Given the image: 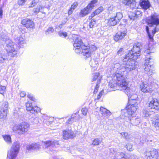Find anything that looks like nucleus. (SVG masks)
<instances>
[{"instance_id":"nucleus-1","label":"nucleus","mask_w":159,"mask_h":159,"mask_svg":"<svg viewBox=\"0 0 159 159\" xmlns=\"http://www.w3.org/2000/svg\"><path fill=\"white\" fill-rule=\"evenodd\" d=\"M141 44L135 43L133 49L129 51L123 60V63H117L114 64L113 69L115 71L114 73V79L118 81L117 84L125 88L127 84L126 75L128 72L135 70L138 62L136 60L140 56Z\"/></svg>"},{"instance_id":"nucleus-2","label":"nucleus","mask_w":159,"mask_h":159,"mask_svg":"<svg viewBox=\"0 0 159 159\" xmlns=\"http://www.w3.org/2000/svg\"><path fill=\"white\" fill-rule=\"evenodd\" d=\"M137 104H132L131 107H129L130 108L125 111L124 116L127 122L130 123L129 127H131V125L137 126L139 124L141 121V119L140 118H136L134 117V114L137 109Z\"/></svg>"},{"instance_id":"nucleus-3","label":"nucleus","mask_w":159,"mask_h":159,"mask_svg":"<svg viewBox=\"0 0 159 159\" xmlns=\"http://www.w3.org/2000/svg\"><path fill=\"white\" fill-rule=\"evenodd\" d=\"M0 40L5 41L7 46L6 50L8 56L14 57L17 53L16 45L5 34H3L0 35Z\"/></svg>"},{"instance_id":"nucleus-4","label":"nucleus","mask_w":159,"mask_h":159,"mask_svg":"<svg viewBox=\"0 0 159 159\" xmlns=\"http://www.w3.org/2000/svg\"><path fill=\"white\" fill-rule=\"evenodd\" d=\"M146 21L150 26L155 25L156 27L152 31L154 34L159 30V14L155 13L151 15L146 19Z\"/></svg>"},{"instance_id":"nucleus-5","label":"nucleus","mask_w":159,"mask_h":159,"mask_svg":"<svg viewBox=\"0 0 159 159\" xmlns=\"http://www.w3.org/2000/svg\"><path fill=\"white\" fill-rule=\"evenodd\" d=\"M128 82H127V86L125 88H124L123 87L121 86V87H122L123 90H125V92L127 95L129 100L133 101L132 102H131L130 104L126 107V110H128L130 108L129 107H131L132 104L134 105L135 104H137L136 106L137 109L138 107V103L136 100L137 98V95L134 93V92L131 90L128 87Z\"/></svg>"},{"instance_id":"nucleus-6","label":"nucleus","mask_w":159,"mask_h":159,"mask_svg":"<svg viewBox=\"0 0 159 159\" xmlns=\"http://www.w3.org/2000/svg\"><path fill=\"white\" fill-rule=\"evenodd\" d=\"M29 128L30 125L29 123L26 122H22L19 124H15L12 128V130L21 135L27 132Z\"/></svg>"},{"instance_id":"nucleus-7","label":"nucleus","mask_w":159,"mask_h":159,"mask_svg":"<svg viewBox=\"0 0 159 159\" xmlns=\"http://www.w3.org/2000/svg\"><path fill=\"white\" fill-rule=\"evenodd\" d=\"M152 58L150 57H146L145 62L143 66L145 73L148 76L152 75L155 73V69L152 64Z\"/></svg>"},{"instance_id":"nucleus-8","label":"nucleus","mask_w":159,"mask_h":159,"mask_svg":"<svg viewBox=\"0 0 159 159\" xmlns=\"http://www.w3.org/2000/svg\"><path fill=\"white\" fill-rule=\"evenodd\" d=\"M20 148V143L17 142H14L11 149L8 151L7 159H15Z\"/></svg>"},{"instance_id":"nucleus-9","label":"nucleus","mask_w":159,"mask_h":159,"mask_svg":"<svg viewBox=\"0 0 159 159\" xmlns=\"http://www.w3.org/2000/svg\"><path fill=\"white\" fill-rule=\"evenodd\" d=\"M72 37L74 40V50L77 53H82V49L81 47L83 45H82L83 43L80 37L75 34L73 35Z\"/></svg>"},{"instance_id":"nucleus-10","label":"nucleus","mask_w":159,"mask_h":159,"mask_svg":"<svg viewBox=\"0 0 159 159\" xmlns=\"http://www.w3.org/2000/svg\"><path fill=\"white\" fill-rule=\"evenodd\" d=\"M114 15L112 16L107 20V24L109 25L114 26L119 23L123 17V15L120 12H115Z\"/></svg>"},{"instance_id":"nucleus-11","label":"nucleus","mask_w":159,"mask_h":159,"mask_svg":"<svg viewBox=\"0 0 159 159\" xmlns=\"http://www.w3.org/2000/svg\"><path fill=\"white\" fill-rule=\"evenodd\" d=\"M81 48L82 49V54L83 55L89 57H90L91 52L95 51L97 48L94 45H91L89 47L84 45L82 46Z\"/></svg>"},{"instance_id":"nucleus-12","label":"nucleus","mask_w":159,"mask_h":159,"mask_svg":"<svg viewBox=\"0 0 159 159\" xmlns=\"http://www.w3.org/2000/svg\"><path fill=\"white\" fill-rule=\"evenodd\" d=\"M97 2V0H92L86 7L81 10L80 15L82 16H84L88 15L96 5Z\"/></svg>"},{"instance_id":"nucleus-13","label":"nucleus","mask_w":159,"mask_h":159,"mask_svg":"<svg viewBox=\"0 0 159 159\" xmlns=\"http://www.w3.org/2000/svg\"><path fill=\"white\" fill-rule=\"evenodd\" d=\"M110 153L111 156L113 154L115 155L113 159H126L127 158V156L124 152H118V150L116 148H110Z\"/></svg>"},{"instance_id":"nucleus-14","label":"nucleus","mask_w":159,"mask_h":159,"mask_svg":"<svg viewBox=\"0 0 159 159\" xmlns=\"http://www.w3.org/2000/svg\"><path fill=\"white\" fill-rule=\"evenodd\" d=\"M144 154L145 157L148 159H158L159 158L158 152L155 149L150 151H146Z\"/></svg>"},{"instance_id":"nucleus-15","label":"nucleus","mask_w":159,"mask_h":159,"mask_svg":"<svg viewBox=\"0 0 159 159\" xmlns=\"http://www.w3.org/2000/svg\"><path fill=\"white\" fill-rule=\"evenodd\" d=\"M44 147L49 148L51 151H53L56 147L59 146V143L57 141H48L44 143Z\"/></svg>"},{"instance_id":"nucleus-16","label":"nucleus","mask_w":159,"mask_h":159,"mask_svg":"<svg viewBox=\"0 0 159 159\" xmlns=\"http://www.w3.org/2000/svg\"><path fill=\"white\" fill-rule=\"evenodd\" d=\"M8 106V103L5 102L0 108V119L5 118L7 115V110Z\"/></svg>"},{"instance_id":"nucleus-17","label":"nucleus","mask_w":159,"mask_h":159,"mask_svg":"<svg viewBox=\"0 0 159 159\" xmlns=\"http://www.w3.org/2000/svg\"><path fill=\"white\" fill-rule=\"evenodd\" d=\"M126 34L127 30L126 29L124 28L121 31L118 32L116 34L114 37V40L116 42L121 40L126 35Z\"/></svg>"},{"instance_id":"nucleus-18","label":"nucleus","mask_w":159,"mask_h":159,"mask_svg":"<svg viewBox=\"0 0 159 159\" xmlns=\"http://www.w3.org/2000/svg\"><path fill=\"white\" fill-rule=\"evenodd\" d=\"M149 107L153 109H155L157 111H159V101L156 98H152L150 101L149 104Z\"/></svg>"},{"instance_id":"nucleus-19","label":"nucleus","mask_w":159,"mask_h":159,"mask_svg":"<svg viewBox=\"0 0 159 159\" xmlns=\"http://www.w3.org/2000/svg\"><path fill=\"white\" fill-rule=\"evenodd\" d=\"M22 24L27 28H35V25L34 22L28 18L23 19L21 21Z\"/></svg>"},{"instance_id":"nucleus-20","label":"nucleus","mask_w":159,"mask_h":159,"mask_svg":"<svg viewBox=\"0 0 159 159\" xmlns=\"http://www.w3.org/2000/svg\"><path fill=\"white\" fill-rule=\"evenodd\" d=\"M63 136L64 139H67L73 138L75 135L73 131L68 129L63 131Z\"/></svg>"},{"instance_id":"nucleus-21","label":"nucleus","mask_w":159,"mask_h":159,"mask_svg":"<svg viewBox=\"0 0 159 159\" xmlns=\"http://www.w3.org/2000/svg\"><path fill=\"white\" fill-rule=\"evenodd\" d=\"M141 91L144 93H147L150 92L152 89L150 86L146 82H143L140 85Z\"/></svg>"},{"instance_id":"nucleus-22","label":"nucleus","mask_w":159,"mask_h":159,"mask_svg":"<svg viewBox=\"0 0 159 159\" xmlns=\"http://www.w3.org/2000/svg\"><path fill=\"white\" fill-rule=\"evenodd\" d=\"M100 111L102 116L106 118H108L111 115V112L109 110L102 107H100Z\"/></svg>"},{"instance_id":"nucleus-23","label":"nucleus","mask_w":159,"mask_h":159,"mask_svg":"<svg viewBox=\"0 0 159 159\" xmlns=\"http://www.w3.org/2000/svg\"><path fill=\"white\" fill-rule=\"evenodd\" d=\"M113 79L116 81V83H113L112 81H111L109 82L108 86L110 88V89H110V90L111 91H114L117 89V86L119 87L120 89L123 90L122 87L120 86V85L117 84L118 81L114 79V74H113Z\"/></svg>"},{"instance_id":"nucleus-24","label":"nucleus","mask_w":159,"mask_h":159,"mask_svg":"<svg viewBox=\"0 0 159 159\" xmlns=\"http://www.w3.org/2000/svg\"><path fill=\"white\" fill-rule=\"evenodd\" d=\"M152 125L155 128L156 130L159 129V114L154 117L152 120Z\"/></svg>"},{"instance_id":"nucleus-25","label":"nucleus","mask_w":159,"mask_h":159,"mask_svg":"<svg viewBox=\"0 0 159 159\" xmlns=\"http://www.w3.org/2000/svg\"><path fill=\"white\" fill-rule=\"evenodd\" d=\"M139 4L140 6L144 10H147L149 8L151 5L148 0H140Z\"/></svg>"},{"instance_id":"nucleus-26","label":"nucleus","mask_w":159,"mask_h":159,"mask_svg":"<svg viewBox=\"0 0 159 159\" xmlns=\"http://www.w3.org/2000/svg\"><path fill=\"white\" fill-rule=\"evenodd\" d=\"M50 7V6L48 4V5H41L39 6H38L36 8L33 9V11L35 15H37L40 11L44 8H48Z\"/></svg>"},{"instance_id":"nucleus-27","label":"nucleus","mask_w":159,"mask_h":159,"mask_svg":"<svg viewBox=\"0 0 159 159\" xmlns=\"http://www.w3.org/2000/svg\"><path fill=\"white\" fill-rule=\"evenodd\" d=\"M143 113L145 116L148 117L153 114V111L151 108H145L143 109Z\"/></svg>"},{"instance_id":"nucleus-28","label":"nucleus","mask_w":159,"mask_h":159,"mask_svg":"<svg viewBox=\"0 0 159 159\" xmlns=\"http://www.w3.org/2000/svg\"><path fill=\"white\" fill-rule=\"evenodd\" d=\"M102 79V76H99V73H95L93 74L92 76V81H94L96 80H97V83L100 84Z\"/></svg>"},{"instance_id":"nucleus-29","label":"nucleus","mask_w":159,"mask_h":159,"mask_svg":"<svg viewBox=\"0 0 159 159\" xmlns=\"http://www.w3.org/2000/svg\"><path fill=\"white\" fill-rule=\"evenodd\" d=\"M142 16L141 12L139 11H137L135 13H132L131 15L129 16V18L131 20H134L135 17H138Z\"/></svg>"},{"instance_id":"nucleus-30","label":"nucleus","mask_w":159,"mask_h":159,"mask_svg":"<svg viewBox=\"0 0 159 159\" xmlns=\"http://www.w3.org/2000/svg\"><path fill=\"white\" fill-rule=\"evenodd\" d=\"M98 59L96 58L92 59L89 62L90 65L92 67L94 68V70L96 69V68L95 69V68L98 66Z\"/></svg>"},{"instance_id":"nucleus-31","label":"nucleus","mask_w":159,"mask_h":159,"mask_svg":"<svg viewBox=\"0 0 159 159\" xmlns=\"http://www.w3.org/2000/svg\"><path fill=\"white\" fill-rule=\"evenodd\" d=\"M39 145L37 143H34L30 145H28L26 147V148L29 150L37 149L39 148Z\"/></svg>"},{"instance_id":"nucleus-32","label":"nucleus","mask_w":159,"mask_h":159,"mask_svg":"<svg viewBox=\"0 0 159 159\" xmlns=\"http://www.w3.org/2000/svg\"><path fill=\"white\" fill-rule=\"evenodd\" d=\"M15 41L19 45H23L25 43V41L22 36L17 37L15 39Z\"/></svg>"},{"instance_id":"nucleus-33","label":"nucleus","mask_w":159,"mask_h":159,"mask_svg":"<svg viewBox=\"0 0 159 159\" xmlns=\"http://www.w3.org/2000/svg\"><path fill=\"white\" fill-rule=\"evenodd\" d=\"M78 5V4L77 2H75L71 5L70 8L68 11L69 15H70L72 14L74 10L77 7Z\"/></svg>"},{"instance_id":"nucleus-34","label":"nucleus","mask_w":159,"mask_h":159,"mask_svg":"<svg viewBox=\"0 0 159 159\" xmlns=\"http://www.w3.org/2000/svg\"><path fill=\"white\" fill-rule=\"evenodd\" d=\"M14 115L16 117H19L21 116L22 115V112L20 111V109L17 108L14 110Z\"/></svg>"},{"instance_id":"nucleus-35","label":"nucleus","mask_w":159,"mask_h":159,"mask_svg":"<svg viewBox=\"0 0 159 159\" xmlns=\"http://www.w3.org/2000/svg\"><path fill=\"white\" fill-rule=\"evenodd\" d=\"M123 3L127 6L133 8V7L134 3L131 0H123Z\"/></svg>"},{"instance_id":"nucleus-36","label":"nucleus","mask_w":159,"mask_h":159,"mask_svg":"<svg viewBox=\"0 0 159 159\" xmlns=\"http://www.w3.org/2000/svg\"><path fill=\"white\" fill-rule=\"evenodd\" d=\"M26 106L27 110L28 111H30L31 112L33 108V107L32 105V103L29 102H28L26 103Z\"/></svg>"},{"instance_id":"nucleus-37","label":"nucleus","mask_w":159,"mask_h":159,"mask_svg":"<svg viewBox=\"0 0 159 159\" xmlns=\"http://www.w3.org/2000/svg\"><path fill=\"white\" fill-rule=\"evenodd\" d=\"M3 138L6 142L9 143H11V138L10 135H3Z\"/></svg>"},{"instance_id":"nucleus-38","label":"nucleus","mask_w":159,"mask_h":159,"mask_svg":"<svg viewBox=\"0 0 159 159\" xmlns=\"http://www.w3.org/2000/svg\"><path fill=\"white\" fill-rule=\"evenodd\" d=\"M122 137L127 140H128L131 138V135L126 132H121L120 133Z\"/></svg>"},{"instance_id":"nucleus-39","label":"nucleus","mask_w":159,"mask_h":159,"mask_svg":"<svg viewBox=\"0 0 159 159\" xmlns=\"http://www.w3.org/2000/svg\"><path fill=\"white\" fill-rule=\"evenodd\" d=\"M67 20H68L66 18H64L63 19V20L59 24L58 26L60 29L62 28L63 27V26L66 23Z\"/></svg>"},{"instance_id":"nucleus-40","label":"nucleus","mask_w":159,"mask_h":159,"mask_svg":"<svg viewBox=\"0 0 159 159\" xmlns=\"http://www.w3.org/2000/svg\"><path fill=\"white\" fill-rule=\"evenodd\" d=\"M103 10V7H99L93 13L95 15H97L99 14Z\"/></svg>"},{"instance_id":"nucleus-41","label":"nucleus","mask_w":159,"mask_h":159,"mask_svg":"<svg viewBox=\"0 0 159 159\" xmlns=\"http://www.w3.org/2000/svg\"><path fill=\"white\" fill-rule=\"evenodd\" d=\"M101 143V140L100 139L96 138L95 139L93 142L92 144L94 145H97Z\"/></svg>"},{"instance_id":"nucleus-42","label":"nucleus","mask_w":159,"mask_h":159,"mask_svg":"<svg viewBox=\"0 0 159 159\" xmlns=\"http://www.w3.org/2000/svg\"><path fill=\"white\" fill-rule=\"evenodd\" d=\"M41 109L40 108L37 107V106H35L33 107V109L31 113L32 114L34 113L35 112H38L40 111Z\"/></svg>"},{"instance_id":"nucleus-43","label":"nucleus","mask_w":159,"mask_h":159,"mask_svg":"<svg viewBox=\"0 0 159 159\" xmlns=\"http://www.w3.org/2000/svg\"><path fill=\"white\" fill-rule=\"evenodd\" d=\"M54 31L53 28L52 27H50L48 28L47 30L45 32V33L46 35H48L52 33Z\"/></svg>"},{"instance_id":"nucleus-44","label":"nucleus","mask_w":159,"mask_h":159,"mask_svg":"<svg viewBox=\"0 0 159 159\" xmlns=\"http://www.w3.org/2000/svg\"><path fill=\"white\" fill-rule=\"evenodd\" d=\"M58 34L59 36L62 38H65L67 35L66 32L64 31H60Z\"/></svg>"},{"instance_id":"nucleus-45","label":"nucleus","mask_w":159,"mask_h":159,"mask_svg":"<svg viewBox=\"0 0 159 159\" xmlns=\"http://www.w3.org/2000/svg\"><path fill=\"white\" fill-rule=\"evenodd\" d=\"M39 2V0H33L32 1V2L30 5L29 6V7H32L35 6L36 5L37 3Z\"/></svg>"},{"instance_id":"nucleus-46","label":"nucleus","mask_w":159,"mask_h":159,"mask_svg":"<svg viewBox=\"0 0 159 159\" xmlns=\"http://www.w3.org/2000/svg\"><path fill=\"white\" fill-rule=\"evenodd\" d=\"M6 87L5 86L0 85V94L3 95L6 92Z\"/></svg>"},{"instance_id":"nucleus-47","label":"nucleus","mask_w":159,"mask_h":159,"mask_svg":"<svg viewBox=\"0 0 159 159\" xmlns=\"http://www.w3.org/2000/svg\"><path fill=\"white\" fill-rule=\"evenodd\" d=\"M125 147L127 150L129 151H131L133 150L132 148V145L130 143L127 144Z\"/></svg>"},{"instance_id":"nucleus-48","label":"nucleus","mask_w":159,"mask_h":159,"mask_svg":"<svg viewBox=\"0 0 159 159\" xmlns=\"http://www.w3.org/2000/svg\"><path fill=\"white\" fill-rule=\"evenodd\" d=\"M28 98L30 100L34 102H36V99L31 94H28L27 95Z\"/></svg>"},{"instance_id":"nucleus-49","label":"nucleus","mask_w":159,"mask_h":159,"mask_svg":"<svg viewBox=\"0 0 159 159\" xmlns=\"http://www.w3.org/2000/svg\"><path fill=\"white\" fill-rule=\"evenodd\" d=\"M88 111V109L86 107H84L81 109V111L83 115L86 116Z\"/></svg>"},{"instance_id":"nucleus-50","label":"nucleus","mask_w":159,"mask_h":159,"mask_svg":"<svg viewBox=\"0 0 159 159\" xmlns=\"http://www.w3.org/2000/svg\"><path fill=\"white\" fill-rule=\"evenodd\" d=\"M74 117H73L72 115V117L70 118L66 122L67 124H72L73 122L75 121L74 120Z\"/></svg>"},{"instance_id":"nucleus-51","label":"nucleus","mask_w":159,"mask_h":159,"mask_svg":"<svg viewBox=\"0 0 159 159\" xmlns=\"http://www.w3.org/2000/svg\"><path fill=\"white\" fill-rule=\"evenodd\" d=\"M6 59L4 56L2 54H0V64L3 63Z\"/></svg>"},{"instance_id":"nucleus-52","label":"nucleus","mask_w":159,"mask_h":159,"mask_svg":"<svg viewBox=\"0 0 159 159\" xmlns=\"http://www.w3.org/2000/svg\"><path fill=\"white\" fill-rule=\"evenodd\" d=\"M96 23V20L94 19H92L90 22L89 26L90 28H92Z\"/></svg>"},{"instance_id":"nucleus-53","label":"nucleus","mask_w":159,"mask_h":159,"mask_svg":"<svg viewBox=\"0 0 159 159\" xmlns=\"http://www.w3.org/2000/svg\"><path fill=\"white\" fill-rule=\"evenodd\" d=\"M73 117H74V120L75 121H76V120H78L80 119V116L78 115L77 113L73 114L72 115Z\"/></svg>"},{"instance_id":"nucleus-54","label":"nucleus","mask_w":159,"mask_h":159,"mask_svg":"<svg viewBox=\"0 0 159 159\" xmlns=\"http://www.w3.org/2000/svg\"><path fill=\"white\" fill-rule=\"evenodd\" d=\"M146 32L148 34V35L149 37V38L150 39H152V37L150 33L149 32V29L148 27V26H146Z\"/></svg>"},{"instance_id":"nucleus-55","label":"nucleus","mask_w":159,"mask_h":159,"mask_svg":"<svg viewBox=\"0 0 159 159\" xmlns=\"http://www.w3.org/2000/svg\"><path fill=\"white\" fill-rule=\"evenodd\" d=\"M152 52L150 48H149L147 49H146L144 52V54L145 55L149 54L150 53H152Z\"/></svg>"},{"instance_id":"nucleus-56","label":"nucleus","mask_w":159,"mask_h":159,"mask_svg":"<svg viewBox=\"0 0 159 159\" xmlns=\"http://www.w3.org/2000/svg\"><path fill=\"white\" fill-rule=\"evenodd\" d=\"M26 1L27 0H18V3L19 5H22L25 3Z\"/></svg>"},{"instance_id":"nucleus-57","label":"nucleus","mask_w":159,"mask_h":159,"mask_svg":"<svg viewBox=\"0 0 159 159\" xmlns=\"http://www.w3.org/2000/svg\"><path fill=\"white\" fill-rule=\"evenodd\" d=\"M123 48H120V49L117 51V54L120 55V56L123 53Z\"/></svg>"},{"instance_id":"nucleus-58","label":"nucleus","mask_w":159,"mask_h":159,"mask_svg":"<svg viewBox=\"0 0 159 159\" xmlns=\"http://www.w3.org/2000/svg\"><path fill=\"white\" fill-rule=\"evenodd\" d=\"M115 9V8L113 6H111L110 7H108V10L109 11V12L110 13V12L112 11H113L114 12V11Z\"/></svg>"},{"instance_id":"nucleus-59","label":"nucleus","mask_w":159,"mask_h":159,"mask_svg":"<svg viewBox=\"0 0 159 159\" xmlns=\"http://www.w3.org/2000/svg\"><path fill=\"white\" fill-rule=\"evenodd\" d=\"M99 84H98V83H97V84H96V86L95 88V89H94V92H93L94 93H97L98 91V88L99 87V85H98Z\"/></svg>"},{"instance_id":"nucleus-60","label":"nucleus","mask_w":159,"mask_h":159,"mask_svg":"<svg viewBox=\"0 0 159 159\" xmlns=\"http://www.w3.org/2000/svg\"><path fill=\"white\" fill-rule=\"evenodd\" d=\"M20 96L21 97H24L26 95V93L24 91H21L20 93Z\"/></svg>"},{"instance_id":"nucleus-61","label":"nucleus","mask_w":159,"mask_h":159,"mask_svg":"<svg viewBox=\"0 0 159 159\" xmlns=\"http://www.w3.org/2000/svg\"><path fill=\"white\" fill-rule=\"evenodd\" d=\"M3 11L1 7H0V18H2V16Z\"/></svg>"},{"instance_id":"nucleus-62","label":"nucleus","mask_w":159,"mask_h":159,"mask_svg":"<svg viewBox=\"0 0 159 159\" xmlns=\"http://www.w3.org/2000/svg\"><path fill=\"white\" fill-rule=\"evenodd\" d=\"M95 16L94 14L93 13L91 14V15L89 16V19L90 20L92 19V18Z\"/></svg>"},{"instance_id":"nucleus-63","label":"nucleus","mask_w":159,"mask_h":159,"mask_svg":"<svg viewBox=\"0 0 159 159\" xmlns=\"http://www.w3.org/2000/svg\"><path fill=\"white\" fill-rule=\"evenodd\" d=\"M104 92L103 90H102L99 93L98 95H100V96L101 97L102 95L104 93Z\"/></svg>"},{"instance_id":"nucleus-64","label":"nucleus","mask_w":159,"mask_h":159,"mask_svg":"<svg viewBox=\"0 0 159 159\" xmlns=\"http://www.w3.org/2000/svg\"><path fill=\"white\" fill-rule=\"evenodd\" d=\"M122 27H124V25H119L118 27V29H120L121 28H122Z\"/></svg>"}]
</instances>
